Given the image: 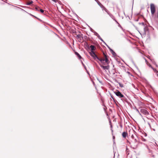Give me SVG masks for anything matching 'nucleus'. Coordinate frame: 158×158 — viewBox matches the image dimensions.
<instances>
[{"label": "nucleus", "mask_w": 158, "mask_h": 158, "mask_svg": "<svg viewBox=\"0 0 158 158\" xmlns=\"http://www.w3.org/2000/svg\"><path fill=\"white\" fill-rule=\"evenodd\" d=\"M89 54L93 58L96 60H99L101 63H102L103 62L104 60V59H102V58H99L95 54L94 52H89Z\"/></svg>", "instance_id": "obj_1"}, {"label": "nucleus", "mask_w": 158, "mask_h": 158, "mask_svg": "<svg viewBox=\"0 0 158 158\" xmlns=\"http://www.w3.org/2000/svg\"><path fill=\"white\" fill-rule=\"evenodd\" d=\"M150 8L152 15H153L156 10L155 6L154 4L152 3L150 4Z\"/></svg>", "instance_id": "obj_2"}, {"label": "nucleus", "mask_w": 158, "mask_h": 158, "mask_svg": "<svg viewBox=\"0 0 158 158\" xmlns=\"http://www.w3.org/2000/svg\"><path fill=\"white\" fill-rule=\"evenodd\" d=\"M114 93L117 96L120 98H123L124 97L123 95L120 92L118 91L114 92Z\"/></svg>", "instance_id": "obj_3"}, {"label": "nucleus", "mask_w": 158, "mask_h": 158, "mask_svg": "<svg viewBox=\"0 0 158 158\" xmlns=\"http://www.w3.org/2000/svg\"><path fill=\"white\" fill-rule=\"evenodd\" d=\"M129 135H131V137L132 138L134 139V134L135 133V131L133 129H130L129 131Z\"/></svg>", "instance_id": "obj_4"}, {"label": "nucleus", "mask_w": 158, "mask_h": 158, "mask_svg": "<svg viewBox=\"0 0 158 158\" xmlns=\"http://www.w3.org/2000/svg\"><path fill=\"white\" fill-rule=\"evenodd\" d=\"M94 34L97 36L98 38L102 41L104 42L103 40L102 39V38L100 37V36L98 35V34L96 32L94 31Z\"/></svg>", "instance_id": "obj_5"}, {"label": "nucleus", "mask_w": 158, "mask_h": 158, "mask_svg": "<svg viewBox=\"0 0 158 158\" xmlns=\"http://www.w3.org/2000/svg\"><path fill=\"white\" fill-rule=\"evenodd\" d=\"M100 66L104 70H108L109 69V66H104L103 65H100Z\"/></svg>", "instance_id": "obj_6"}, {"label": "nucleus", "mask_w": 158, "mask_h": 158, "mask_svg": "<svg viewBox=\"0 0 158 158\" xmlns=\"http://www.w3.org/2000/svg\"><path fill=\"white\" fill-rule=\"evenodd\" d=\"M148 66L149 67L153 69L154 72L156 73L157 75L158 76V71H157L156 69H154L150 64L148 65Z\"/></svg>", "instance_id": "obj_7"}, {"label": "nucleus", "mask_w": 158, "mask_h": 158, "mask_svg": "<svg viewBox=\"0 0 158 158\" xmlns=\"http://www.w3.org/2000/svg\"><path fill=\"white\" fill-rule=\"evenodd\" d=\"M104 56H105V59H103L104 60V61L102 63H102L103 64H104V61H105V62L106 63H107V64H108V60L107 59L106 55L105 54H104Z\"/></svg>", "instance_id": "obj_8"}, {"label": "nucleus", "mask_w": 158, "mask_h": 158, "mask_svg": "<svg viewBox=\"0 0 158 158\" xmlns=\"http://www.w3.org/2000/svg\"><path fill=\"white\" fill-rule=\"evenodd\" d=\"M141 112L145 114H148V111L145 110L144 109H141Z\"/></svg>", "instance_id": "obj_9"}, {"label": "nucleus", "mask_w": 158, "mask_h": 158, "mask_svg": "<svg viewBox=\"0 0 158 158\" xmlns=\"http://www.w3.org/2000/svg\"><path fill=\"white\" fill-rule=\"evenodd\" d=\"M90 48L91 50V52H94L93 51L94 49V45H91L90 46Z\"/></svg>", "instance_id": "obj_10"}, {"label": "nucleus", "mask_w": 158, "mask_h": 158, "mask_svg": "<svg viewBox=\"0 0 158 158\" xmlns=\"http://www.w3.org/2000/svg\"><path fill=\"white\" fill-rule=\"evenodd\" d=\"M127 133L125 132H123L122 133V136H123V137L124 138L126 137V136H127Z\"/></svg>", "instance_id": "obj_11"}, {"label": "nucleus", "mask_w": 158, "mask_h": 158, "mask_svg": "<svg viewBox=\"0 0 158 158\" xmlns=\"http://www.w3.org/2000/svg\"><path fill=\"white\" fill-rule=\"evenodd\" d=\"M75 54L77 56V57L79 59H80L81 58V56L79 55V54L78 52H75Z\"/></svg>", "instance_id": "obj_12"}, {"label": "nucleus", "mask_w": 158, "mask_h": 158, "mask_svg": "<svg viewBox=\"0 0 158 158\" xmlns=\"http://www.w3.org/2000/svg\"><path fill=\"white\" fill-rule=\"evenodd\" d=\"M40 9V8L38 7H36L35 8V9L37 11H39Z\"/></svg>", "instance_id": "obj_13"}, {"label": "nucleus", "mask_w": 158, "mask_h": 158, "mask_svg": "<svg viewBox=\"0 0 158 158\" xmlns=\"http://www.w3.org/2000/svg\"><path fill=\"white\" fill-rule=\"evenodd\" d=\"M32 2H33L32 1H31L29 2H28L27 3V5H31V4L32 3Z\"/></svg>", "instance_id": "obj_14"}, {"label": "nucleus", "mask_w": 158, "mask_h": 158, "mask_svg": "<svg viewBox=\"0 0 158 158\" xmlns=\"http://www.w3.org/2000/svg\"><path fill=\"white\" fill-rule=\"evenodd\" d=\"M42 13H43L44 12V10L42 9H40L39 10Z\"/></svg>", "instance_id": "obj_15"}, {"label": "nucleus", "mask_w": 158, "mask_h": 158, "mask_svg": "<svg viewBox=\"0 0 158 158\" xmlns=\"http://www.w3.org/2000/svg\"><path fill=\"white\" fill-rule=\"evenodd\" d=\"M110 50L111 52H112V54H113V55H114V54H115V52H114L113 51V50L112 49H110Z\"/></svg>", "instance_id": "obj_16"}, {"label": "nucleus", "mask_w": 158, "mask_h": 158, "mask_svg": "<svg viewBox=\"0 0 158 158\" xmlns=\"http://www.w3.org/2000/svg\"><path fill=\"white\" fill-rule=\"evenodd\" d=\"M145 61L146 62V64H147L148 65H149V64H149V63L147 61V60H145Z\"/></svg>", "instance_id": "obj_17"}, {"label": "nucleus", "mask_w": 158, "mask_h": 158, "mask_svg": "<svg viewBox=\"0 0 158 158\" xmlns=\"http://www.w3.org/2000/svg\"><path fill=\"white\" fill-rule=\"evenodd\" d=\"M145 61L146 62V64H147L148 65H149V64H149V63L147 61V60H145Z\"/></svg>", "instance_id": "obj_18"}, {"label": "nucleus", "mask_w": 158, "mask_h": 158, "mask_svg": "<svg viewBox=\"0 0 158 158\" xmlns=\"http://www.w3.org/2000/svg\"><path fill=\"white\" fill-rule=\"evenodd\" d=\"M104 9L105 10H106V11L107 12V11H106V8H104Z\"/></svg>", "instance_id": "obj_19"}, {"label": "nucleus", "mask_w": 158, "mask_h": 158, "mask_svg": "<svg viewBox=\"0 0 158 158\" xmlns=\"http://www.w3.org/2000/svg\"><path fill=\"white\" fill-rule=\"evenodd\" d=\"M113 139H114V138H115V137H114V136H113Z\"/></svg>", "instance_id": "obj_20"}, {"label": "nucleus", "mask_w": 158, "mask_h": 158, "mask_svg": "<svg viewBox=\"0 0 158 158\" xmlns=\"http://www.w3.org/2000/svg\"><path fill=\"white\" fill-rule=\"evenodd\" d=\"M82 64H83L84 66L85 67V66L84 65V64H83V63L82 62Z\"/></svg>", "instance_id": "obj_21"}, {"label": "nucleus", "mask_w": 158, "mask_h": 158, "mask_svg": "<svg viewBox=\"0 0 158 158\" xmlns=\"http://www.w3.org/2000/svg\"><path fill=\"white\" fill-rule=\"evenodd\" d=\"M52 0L53 1H55V0Z\"/></svg>", "instance_id": "obj_22"}, {"label": "nucleus", "mask_w": 158, "mask_h": 158, "mask_svg": "<svg viewBox=\"0 0 158 158\" xmlns=\"http://www.w3.org/2000/svg\"><path fill=\"white\" fill-rule=\"evenodd\" d=\"M137 111L138 112H139V111H138V110H137Z\"/></svg>", "instance_id": "obj_23"}, {"label": "nucleus", "mask_w": 158, "mask_h": 158, "mask_svg": "<svg viewBox=\"0 0 158 158\" xmlns=\"http://www.w3.org/2000/svg\"><path fill=\"white\" fill-rule=\"evenodd\" d=\"M114 20L115 21V22H116L117 23V21L115 20Z\"/></svg>", "instance_id": "obj_24"}, {"label": "nucleus", "mask_w": 158, "mask_h": 158, "mask_svg": "<svg viewBox=\"0 0 158 158\" xmlns=\"http://www.w3.org/2000/svg\"><path fill=\"white\" fill-rule=\"evenodd\" d=\"M120 86H121V87H122V85H120Z\"/></svg>", "instance_id": "obj_25"}, {"label": "nucleus", "mask_w": 158, "mask_h": 158, "mask_svg": "<svg viewBox=\"0 0 158 158\" xmlns=\"http://www.w3.org/2000/svg\"><path fill=\"white\" fill-rule=\"evenodd\" d=\"M120 86H121V87H122V85H120Z\"/></svg>", "instance_id": "obj_26"}, {"label": "nucleus", "mask_w": 158, "mask_h": 158, "mask_svg": "<svg viewBox=\"0 0 158 158\" xmlns=\"http://www.w3.org/2000/svg\"><path fill=\"white\" fill-rule=\"evenodd\" d=\"M120 86H121V87H122V85H120Z\"/></svg>", "instance_id": "obj_27"}]
</instances>
